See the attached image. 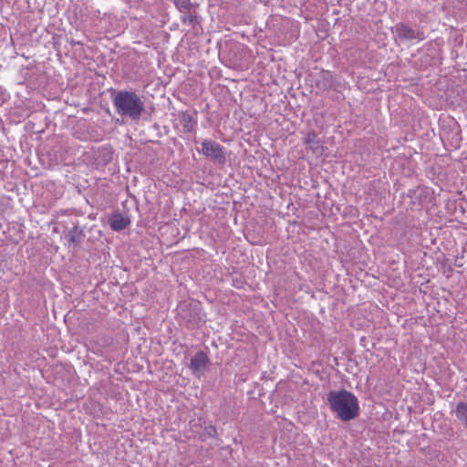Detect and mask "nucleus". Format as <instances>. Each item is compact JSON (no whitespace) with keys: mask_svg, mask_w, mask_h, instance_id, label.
<instances>
[{"mask_svg":"<svg viewBox=\"0 0 467 467\" xmlns=\"http://www.w3.org/2000/svg\"><path fill=\"white\" fill-rule=\"evenodd\" d=\"M327 401L331 410L343 421L353 420L358 415V400L348 390L330 391Z\"/></svg>","mask_w":467,"mask_h":467,"instance_id":"f257e3e1","label":"nucleus"},{"mask_svg":"<svg viewBox=\"0 0 467 467\" xmlns=\"http://www.w3.org/2000/svg\"><path fill=\"white\" fill-rule=\"evenodd\" d=\"M112 104L119 116L133 121L139 120L144 111V102L134 91H118L112 99Z\"/></svg>","mask_w":467,"mask_h":467,"instance_id":"f03ea898","label":"nucleus"},{"mask_svg":"<svg viewBox=\"0 0 467 467\" xmlns=\"http://www.w3.org/2000/svg\"><path fill=\"white\" fill-rule=\"evenodd\" d=\"M178 321L188 328H196L205 322V315L199 301L191 300L178 306Z\"/></svg>","mask_w":467,"mask_h":467,"instance_id":"7ed1b4c3","label":"nucleus"},{"mask_svg":"<svg viewBox=\"0 0 467 467\" xmlns=\"http://www.w3.org/2000/svg\"><path fill=\"white\" fill-rule=\"evenodd\" d=\"M177 10L180 12V20L182 25L191 26L195 28L201 26L202 17L198 14V3H193L191 0H172Z\"/></svg>","mask_w":467,"mask_h":467,"instance_id":"20e7f679","label":"nucleus"},{"mask_svg":"<svg viewBox=\"0 0 467 467\" xmlns=\"http://www.w3.org/2000/svg\"><path fill=\"white\" fill-rule=\"evenodd\" d=\"M391 30L395 36L401 41H421L426 37L421 27H412L402 22L397 23Z\"/></svg>","mask_w":467,"mask_h":467,"instance_id":"39448f33","label":"nucleus"},{"mask_svg":"<svg viewBox=\"0 0 467 467\" xmlns=\"http://www.w3.org/2000/svg\"><path fill=\"white\" fill-rule=\"evenodd\" d=\"M198 151L219 164H224L226 161L223 147L215 140H204Z\"/></svg>","mask_w":467,"mask_h":467,"instance_id":"423d86ee","label":"nucleus"},{"mask_svg":"<svg viewBox=\"0 0 467 467\" xmlns=\"http://www.w3.org/2000/svg\"><path fill=\"white\" fill-rule=\"evenodd\" d=\"M208 363L209 358L205 352H197L191 359L190 368L192 374L200 379L203 375Z\"/></svg>","mask_w":467,"mask_h":467,"instance_id":"0eeeda50","label":"nucleus"},{"mask_svg":"<svg viewBox=\"0 0 467 467\" xmlns=\"http://www.w3.org/2000/svg\"><path fill=\"white\" fill-rule=\"evenodd\" d=\"M109 226L113 231L124 230L130 223V219L119 212H114L109 218Z\"/></svg>","mask_w":467,"mask_h":467,"instance_id":"6e6552de","label":"nucleus"},{"mask_svg":"<svg viewBox=\"0 0 467 467\" xmlns=\"http://www.w3.org/2000/svg\"><path fill=\"white\" fill-rule=\"evenodd\" d=\"M196 113L192 114L188 111H181L177 114V120L179 124L182 127V131L185 133H189L193 131L197 120L194 117Z\"/></svg>","mask_w":467,"mask_h":467,"instance_id":"1a4fd4ad","label":"nucleus"},{"mask_svg":"<svg viewBox=\"0 0 467 467\" xmlns=\"http://www.w3.org/2000/svg\"><path fill=\"white\" fill-rule=\"evenodd\" d=\"M303 140L307 148L314 153H320L323 150L322 143L315 131L307 132Z\"/></svg>","mask_w":467,"mask_h":467,"instance_id":"9d476101","label":"nucleus"},{"mask_svg":"<svg viewBox=\"0 0 467 467\" xmlns=\"http://www.w3.org/2000/svg\"><path fill=\"white\" fill-rule=\"evenodd\" d=\"M317 86L324 90L331 89L334 87L333 74L329 71H321L317 78Z\"/></svg>","mask_w":467,"mask_h":467,"instance_id":"9b49d317","label":"nucleus"},{"mask_svg":"<svg viewBox=\"0 0 467 467\" xmlns=\"http://www.w3.org/2000/svg\"><path fill=\"white\" fill-rule=\"evenodd\" d=\"M84 237V232L78 225L72 227L66 235L69 246H76Z\"/></svg>","mask_w":467,"mask_h":467,"instance_id":"f8f14e48","label":"nucleus"},{"mask_svg":"<svg viewBox=\"0 0 467 467\" xmlns=\"http://www.w3.org/2000/svg\"><path fill=\"white\" fill-rule=\"evenodd\" d=\"M456 417L467 426V403L459 402L455 410Z\"/></svg>","mask_w":467,"mask_h":467,"instance_id":"ddd939ff","label":"nucleus"}]
</instances>
